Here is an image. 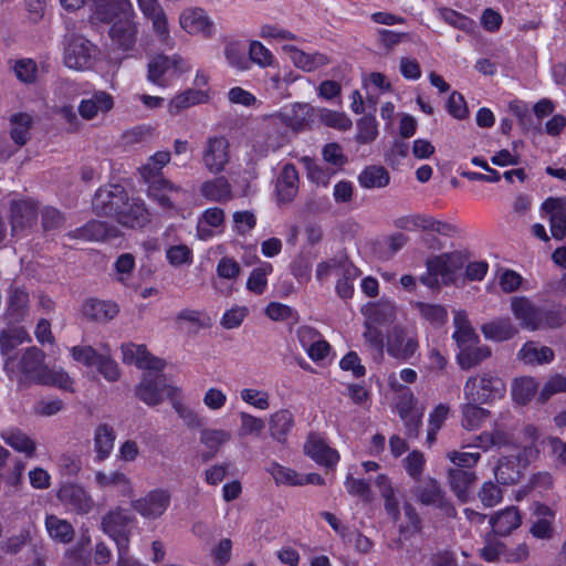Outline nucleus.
<instances>
[{
    "label": "nucleus",
    "mask_w": 566,
    "mask_h": 566,
    "mask_svg": "<svg viewBox=\"0 0 566 566\" xmlns=\"http://www.w3.org/2000/svg\"><path fill=\"white\" fill-rule=\"evenodd\" d=\"M460 264H463V261L459 253H444L428 261V271L440 277L443 283H448L453 281Z\"/></svg>",
    "instance_id": "nucleus-30"
},
{
    "label": "nucleus",
    "mask_w": 566,
    "mask_h": 566,
    "mask_svg": "<svg viewBox=\"0 0 566 566\" xmlns=\"http://www.w3.org/2000/svg\"><path fill=\"white\" fill-rule=\"evenodd\" d=\"M412 492L417 501L421 504L437 507L448 516L455 515V509L447 500L444 492L436 479L426 478Z\"/></svg>",
    "instance_id": "nucleus-16"
},
{
    "label": "nucleus",
    "mask_w": 566,
    "mask_h": 566,
    "mask_svg": "<svg viewBox=\"0 0 566 566\" xmlns=\"http://www.w3.org/2000/svg\"><path fill=\"white\" fill-rule=\"evenodd\" d=\"M115 106L114 96L104 90H93L84 94L77 106L78 115L85 120L105 116Z\"/></svg>",
    "instance_id": "nucleus-15"
},
{
    "label": "nucleus",
    "mask_w": 566,
    "mask_h": 566,
    "mask_svg": "<svg viewBox=\"0 0 566 566\" xmlns=\"http://www.w3.org/2000/svg\"><path fill=\"white\" fill-rule=\"evenodd\" d=\"M266 472L273 478L276 485L302 486V473L277 462H272L266 468Z\"/></svg>",
    "instance_id": "nucleus-56"
},
{
    "label": "nucleus",
    "mask_w": 566,
    "mask_h": 566,
    "mask_svg": "<svg viewBox=\"0 0 566 566\" xmlns=\"http://www.w3.org/2000/svg\"><path fill=\"white\" fill-rule=\"evenodd\" d=\"M120 349L123 361L140 369L160 371L166 365L163 359L151 356L145 345L128 343L123 344Z\"/></svg>",
    "instance_id": "nucleus-21"
},
{
    "label": "nucleus",
    "mask_w": 566,
    "mask_h": 566,
    "mask_svg": "<svg viewBox=\"0 0 566 566\" xmlns=\"http://www.w3.org/2000/svg\"><path fill=\"white\" fill-rule=\"evenodd\" d=\"M179 29L189 36L212 39L217 33V25L209 12L198 6L184 8L178 14Z\"/></svg>",
    "instance_id": "nucleus-9"
},
{
    "label": "nucleus",
    "mask_w": 566,
    "mask_h": 566,
    "mask_svg": "<svg viewBox=\"0 0 566 566\" xmlns=\"http://www.w3.org/2000/svg\"><path fill=\"white\" fill-rule=\"evenodd\" d=\"M230 144L226 137H209L203 146L202 163L211 174L224 170L230 160Z\"/></svg>",
    "instance_id": "nucleus-18"
},
{
    "label": "nucleus",
    "mask_w": 566,
    "mask_h": 566,
    "mask_svg": "<svg viewBox=\"0 0 566 566\" xmlns=\"http://www.w3.org/2000/svg\"><path fill=\"white\" fill-rule=\"evenodd\" d=\"M241 400L254 409L264 411L271 407V395L268 390L245 387L240 390Z\"/></svg>",
    "instance_id": "nucleus-59"
},
{
    "label": "nucleus",
    "mask_w": 566,
    "mask_h": 566,
    "mask_svg": "<svg viewBox=\"0 0 566 566\" xmlns=\"http://www.w3.org/2000/svg\"><path fill=\"white\" fill-rule=\"evenodd\" d=\"M56 497L70 512L80 515L91 513L95 506V502L90 492L82 484L75 482L61 483L56 492Z\"/></svg>",
    "instance_id": "nucleus-12"
},
{
    "label": "nucleus",
    "mask_w": 566,
    "mask_h": 566,
    "mask_svg": "<svg viewBox=\"0 0 566 566\" xmlns=\"http://www.w3.org/2000/svg\"><path fill=\"white\" fill-rule=\"evenodd\" d=\"M211 98L210 90L188 88L184 92L176 94L168 103L167 108L169 114L177 115L181 111L191 106L206 104Z\"/></svg>",
    "instance_id": "nucleus-31"
},
{
    "label": "nucleus",
    "mask_w": 566,
    "mask_h": 566,
    "mask_svg": "<svg viewBox=\"0 0 566 566\" xmlns=\"http://www.w3.org/2000/svg\"><path fill=\"white\" fill-rule=\"evenodd\" d=\"M116 434L114 428L107 423L98 424L94 430V451L96 453V461L103 462L106 460L115 443Z\"/></svg>",
    "instance_id": "nucleus-40"
},
{
    "label": "nucleus",
    "mask_w": 566,
    "mask_h": 566,
    "mask_svg": "<svg viewBox=\"0 0 566 566\" xmlns=\"http://www.w3.org/2000/svg\"><path fill=\"white\" fill-rule=\"evenodd\" d=\"M27 342H31V337L23 327H13L3 331L0 336V352L3 364L14 359L17 357L15 348Z\"/></svg>",
    "instance_id": "nucleus-35"
},
{
    "label": "nucleus",
    "mask_w": 566,
    "mask_h": 566,
    "mask_svg": "<svg viewBox=\"0 0 566 566\" xmlns=\"http://www.w3.org/2000/svg\"><path fill=\"white\" fill-rule=\"evenodd\" d=\"M199 191L207 201L211 202H224L232 198L231 186L224 177H217L202 182Z\"/></svg>",
    "instance_id": "nucleus-42"
},
{
    "label": "nucleus",
    "mask_w": 566,
    "mask_h": 566,
    "mask_svg": "<svg viewBox=\"0 0 566 566\" xmlns=\"http://www.w3.org/2000/svg\"><path fill=\"white\" fill-rule=\"evenodd\" d=\"M305 453L317 464L326 468L335 467L339 461L338 452L331 448L319 434H310L305 444Z\"/></svg>",
    "instance_id": "nucleus-24"
},
{
    "label": "nucleus",
    "mask_w": 566,
    "mask_h": 566,
    "mask_svg": "<svg viewBox=\"0 0 566 566\" xmlns=\"http://www.w3.org/2000/svg\"><path fill=\"white\" fill-rule=\"evenodd\" d=\"M170 388L177 387L167 382L161 370H146L142 381L136 387V396L148 406H157L165 398H168Z\"/></svg>",
    "instance_id": "nucleus-14"
},
{
    "label": "nucleus",
    "mask_w": 566,
    "mask_h": 566,
    "mask_svg": "<svg viewBox=\"0 0 566 566\" xmlns=\"http://www.w3.org/2000/svg\"><path fill=\"white\" fill-rule=\"evenodd\" d=\"M133 522L134 516L132 514L122 507H116L103 516L101 528L115 542L116 547L125 548L129 546V525Z\"/></svg>",
    "instance_id": "nucleus-13"
},
{
    "label": "nucleus",
    "mask_w": 566,
    "mask_h": 566,
    "mask_svg": "<svg viewBox=\"0 0 566 566\" xmlns=\"http://www.w3.org/2000/svg\"><path fill=\"white\" fill-rule=\"evenodd\" d=\"M294 427V416L287 409H280L269 418V430L273 439L284 442Z\"/></svg>",
    "instance_id": "nucleus-45"
},
{
    "label": "nucleus",
    "mask_w": 566,
    "mask_h": 566,
    "mask_svg": "<svg viewBox=\"0 0 566 566\" xmlns=\"http://www.w3.org/2000/svg\"><path fill=\"white\" fill-rule=\"evenodd\" d=\"M282 51L289 56L293 65L303 72L311 73L329 63V59L326 54L321 52H305L292 44H283Z\"/></svg>",
    "instance_id": "nucleus-23"
},
{
    "label": "nucleus",
    "mask_w": 566,
    "mask_h": 566,
    "mask_svg": "<svg viewBox=\"0 0 566 566\" xmlns=\"http://www.w3.org/2000/svg\"><path fill=\"white\" fill-rule=\"evenodd\" d=\"M286 143V135L269 115L256 128L251 140V151L254 159L268 157Z\"/></svg>",
    "instance_id": "nucleus-8"
},
{
    "label": "nucleus",
    "mask_w": 566,
    "mask_h": 566,
    "mask_svg": "<svg viewBox=\"0 0 566 566\" xmlns=\"http://www.w3.org/2000/svg\"><path fill=\"white\" fill-rule=\"evenodd\" d=\"M418 348L417 338L400 327L392 328L387 336V353L396 359L408 361Z\"/></svg>",
    "instance_id": "nucleus-20"
},
{
    "label": "nucleus",
    "mask_w": 566,
    "mask_h": 566,
    "mask_svg": "<svg viewBox=\"0 0 566 566\" xmlns=\"http://www.w3.org/2000/svg\"><path fill=\"white\" fill-rule=\"evenodd\" d=\"M496 536L494 533H490L484 537V546L480 549V556L485 562L494 563L505 556V545Z\"/></svg>",
    "instance_id": "nucleus-64"
},
{
    "label": "nucleus",
    "mask_w": 566,
    "mask_h": 566,
    "mask_svg": "<svg viewBox=\"0 0 566 566\" xmlns=\"http://www.w3.org/2000/svg\"><path fill=\"white\" fill-rule=\"evenodd\" d=\"M115 232L104 221L93 220L78 230V237L87 241H103L115 237Z\"/></svg>",
    "instance_id": "nucleus-60"
},
{
    "label": "nucleus",
    "mask_w": 566,
    "mask_h": 566,
    "mask_svg": "<svg viewBox=\"0 0 566 566\" xmlns=\"http://www.w3.org/2000/svg\"><path fill=\"white\" fill-rule=\"evenodd\" d=\"M364 313L367 321L375 325H385L391 323L395 318L396 307L390 301L373 303L365 307Z\"/></svg>",
    "instance_id": "nucleus-49"
},
{
    "label": "nucleus",
    "mask_w": 566,
    "mask_h": 566,
    "mask_svg": "<svg viewBox=\"0 0 566 566\" xmlns=\"http://www.w3.org/2000/svg\"><path fill=\"white\" fill-rule=\"evenodd\" d=\"M356 142L359 144H370L378 136V123L373 115L363 116L356 123Z\"/></svg>",
    "instance_id": "nucleus-63"
},
{
    "label": "nucleus",
    "mask_w": 566,
    "mask_h": 566,
    "mask_svg": "<svg viewBox=\"0 0 566 566\" xmlns=\"http://www.w3.org/2000/svg\"><path fill=\"white\" fill-rule=\"evenodd\" d=\"M258 35L269 44H280L281 46L300 40L295 33L277 23L261 24L259 27Z\"/></svg>",
    "instance_id": "nucleus-46"
},
{
    "label": "nucleus",
    "mask_w": 566,
    "mask_h": 566,
    "mask_svg": "<svg viewBox=\"0 0 566 566\" xmlns=\"http://www.w3.org/2000/svg\"><path fill=\"white\" fill-rule=\"evenodd\" d=\"M415 307L420 316L433 326H441L448 319V312L442 305L417 302Z\"/></svg>",
    "instance_id": "nucleus-61"
},
{
    "label": "nucleus",
    "mask_w": 566,
    "mask_h": 566,
    "mask_svg": "<svg viewBox=\"0 0 566 566\" xmlns=\"http://www.w3.org/2000/svg\"><path fill=\"white\" fill-rule=\"evenodd\" d=\"M453 339L455 340L459 352L464 350V347L471 346L473 343H479V337L472 328L468 315L463 311H457L453 317Z\"/></svg>",
    "instance_id": "nucleus-38"
},
{
    "label": "nucleus",
    "mask_w": 566,
    "mask_h": 566,
    "mask_svg": "<svg viewBox=\"0 0 566 566\" xmlns=\"http://www.w3.org/2000/svg\"><path fill=\"white\" fill-rule=\"evenodd\" d=\"M118 223L127 228H142L150 220L149 211L142 199H126L119 210Z\"/></svg>",
    "instance_id": "nucleus-25"
},
{
    "label": "nucleus",
    "mask_w": 566,
    "mask_h": 566,
    "mask_svg": "<svg viewBox=\"0 0 566 566\" xmlns=\"http://www.w3.org/2000/svg\"><path fill=\"white\" fill-rule=\"evenodd\" d=\"M118 305L113 301L87 298L81 306V313L90 321L106 323L117 316Z\"/></svg>",
    "instance_id": "nucleus-29"
},
{
    "label": "nucleus",
    "mask_w": 566,
    "mask_h": 566,
    "mask_svg": "<svg viewBox=\"0 0 566 566\" xmlns=\"http://www.w3.org/2000/svg\"><path fill=\"white\" fill-rule=\"evenodd\" d=\"M44 353L32 346L23 352L20 358L4 363V370L11 379H15L20 384L33 381L40 384L48 381L45 374L48 367L44 365Z\"/></svg>",
    "instance_id": "nucleus-4"
},
{
    "label": "nucleus",
    "mask_w": 566,
    "mask_h": 566,
    "mask_svg": "<svg viewBox=\"0 0 566 566\" xmlns=\"http://www.w3.org/2000/svg\"><path fill=\"white\" fill-rule=\"evenodd\" d=\"M12 235L30 228L36 220L38 207L32 199L13 200L10 206Z\"/></svg>",
    "instance_id": "nucleus-22"
},
{
    "label": "nucleus",
    "mask_w": 566,
    "mask_h": 566,
    "mask_svg": "<svg viewBox=\"0 0 566 566\" xmlns=\"http://www.w3.org/2000/svg\"><path fill=\"white\" fill-rule=\"evenodd\" d=\"M96 48L86 38L77 34L66 35L64 40L63 63L75 71H85L93 65Z\"/></svg>",
    "instance_id": "nucleus-10"
},
{
    "label": "nucleus",
    "mask_w": 566,
    "mask_h": 566,
    "mask_svg": "<svg viewBox=\"0 0 566 566\" xmlns=\"http://www.w3.org/2000/svg\"><path fill=\"white\" fill-rule=\"evenodd\" d=\"M231 439V431L219 428H205L200 431L199 438L200 443L211 452L210 457L214 455Z\"/></svg>",
    "instance_id": "nucleus-54"
},
{
    "label": "nucleus",
    "mask_w": 566,
    "mask_h": 566,
    "mask_svg": "<svg viewBox=\"0 0 566 566\" xmlns=\"http://www.w3.org/2000/svg\"><path fill=\"white\" fill-rule=\"evenodd\" d=\"M29 313V293L21 287L12 286L8 292L6 315L9 321L17 323L24 319Z\"/></svg>",
    "instance_id": "nucleus-36"
},
{
    "label": "nucleus",
    "mask_w": 566,
    "mask_h": 566,
    "mask_svg": "<svg viewBox=\"0 0 566 566\" xmlns=\"http://www.w3.org/2000/svg\"><path fill=\"white\" fill-rule=\"evenodd\" d=\"M135 10L130 0H94L90 21L111 23L109 38L115 46L130 51L136 43L137 23Z\"/></svg>",
    "instance_id": "nucleus-1"
},
{
    "label": "nucleus",
    "mask_w": 566,
    "mask_h": 566,
    "mask_svg": "<svg viewBox=\"0 0 566 566\" xmlns=\"http://www.w3.org/2000/svg\"><path fill=\"white\" fill-rule=\"evenodd\" d=\"M415 398L409 389L402 392L399 401L397 402V410L406 424L409 436H415L418 432L421 415L415 410Z\"/></svg>",
    "instance_id": "nucleus-37"
},
{
    "label": "nucleus",
    "mask_w": 566,
    "mask_h": 566,
    "mask_svg": "<svg viewBox=\"0 0 566 566\" xmlns=\"http://www.w3.org/2000/svg\"><path fill=\"white\" fill-rule=\"evenodd\" d=\"M316 118H318L319 122L326 127L346 132L353 125L352 119L344 112L329 109L326 107H316Z\"/></svg>",
    "instance_id": "nucleus-53"
},
{
    "label": "nucleus",
    "mask_w": 566,
    "mask_h": 566,
    "mask_svg": "<svg viewBox=\"0 0 566 566\" xmlns=\"http://www.w3.org/2000/svg\"><path fill=\"white\" fill-rule=\"evenodd\" d=\"M511 311L521 328L531 332L560 325L565 319L564 312H558V319L555 321L552 313L536 306L530 298L525 296H514L511 300Z\"/></svg>",
    "instance_id": "nucleus-5"
},
{
    "label": "nucleus",
    "mask_w": 566,
    "mask_h": 566,
    "mask_svg": "<svg viewBox=\"0 0 566 566\" xmlns=\"http://www.w3.org/2000/svg\"><path fill=\"white\" fill-rule=\"evenodd\" d=\"M476 475L472 471L462 469H450L448 471V482L454 495L462 502L469 499L471 485L475 482Z\"/></svg>",
    "instance_id": "nucleus-43"
},
{
    "label": "nucleus",
    "mask_w": 566,
    "mask_h": 566,
    "mask_svg": "<svg viewBox=\"0 0 566 566\" xmlns=\"http://www.w3.org/2000/svg\"><path fill=\"white\" fill-rule=\"evenodd\" d=\"M95 483L98 488L116 486L123 495H129L133 491L129 479L120 471H96Z\"/></svg>",
    "instance_id": "nucleus-51"
},
{
    "label": "nucleus",
    "mask_w": 566,
    "mask_h": 566,
    "mask_svg": "<svg viewBox=\"0 0 566 566\" xmlns=\"http://www.w3.org/2000/svg\"><path fill=\"white\" fill-rule=\"evenodd\" d=\"M554 350L548 346H539L535 342H526L517 353V358L525 365H544L553 361Z\"/></svg>",
    "instance_id": "nucleus-39"
},
{
    "label": "nucleus",
    "mask_w": 566,
    "mask_h": 566,
    "mask_svg": "<svg viewBox=\"0 0 566 566\" xmlns=\"http://www.w3.org/2000/svg\"><path fill=\"white\" fill-rule=\"evenodd\" d=\"M505 392L504 380L492 371L469 377L463 387L464 398L480 405L502 399Z\"/></svg>",
    "instance_id": "nucleus-6"
},
{
    "label": "nucleus",
    "mask_w": 566,
    "mask_h": 566,
    "mask_svg": "<svg viewBox=\"0 0 566 566\" xmlns=\"http://www.w3.org/2000/svg\"><path fill=\"white\" fill-rule=\"evenodd\" d=\"M170 500L171 494L168 490L156 489L134 501L132 505L143 517L155 520L167 511Z\"/></svg>",
    "instance_id": "nucleus-19"
},
{
    "label": "nucleus",
    "mask_w": 566,
    "mask_h": 566,
    "mask_svg": "<svg viewBox=\"0 0 566 566\" xmlns=\"http://www.w3.org/2000/svg\"><path fill=\"white\" fill-rule=\"evenodd\" d=\"M538 429L533 424H526L515 439V448L518 453L515 457H502L495 468L494 474L501 484L511 485L520 481L526 467L538 458L539 450Z\"/></svg>",
    "instance_id": "nucleus-3"
},
{
    "label": "nucleus",
    "mask_w": 566,
    "mask_h": 566,
    "mask_svg": "<svg viewBox=\"0 0 566 566\" xmlns=\"http://www.w3.org/2000/svg\"><path fill=\"white\" fill-rule=\"evenodd\" d=\"M191 70L190 64L179 54H158L147 65V80L159 87H168L170 82Z\"/></svg>",
    "instance_id": "nucleus-7"
},
{
    "label": "nucleus",
    "mask_w": 566,
    "mask_h": 566,
    "mask_svg": "<svg viewBox=\"0 0 566 566\" xmlns=\"http://www.w3.org/2000/svg\"><path fill=\"white\" fill-rule=\"evenodd\" d=\"M168 399L179 419H181L188 428L195 429L202 426V418L193 408L182 400L181 389L179 387L169 389Z\"/></svg>",
    "instance_id": "nucleus-34"
},
{
    "label": "nucleus",
    "mask_w": 566,
    "mask_h": 566,
    "mask_svg": "<svg viewBox=\"0 0 566 566\" xmlns=\"http://www.w3.org/2000/svg\"><path fill=\"white\" fill-rule=\"evenodd\" d=\"M492 533L497 536H509L522 524V514L516 506H507L493 513L489 518Z\"/></svg>",
    "instance_id": "nucleus-27"
},
{
    "label": "nucleus",
    "mask_w": 566,
    "mask_h": 566,
    "mask_svg": "<svg viewBox=\"0 0 566 566\" xmlns=\"http://www.w3.org/2000/svg\"><path fill=\"white\" fill-rule=\"evenodd\" d=\"M358 180L366 189L384 188L389 184L390 177L384 167L369 166L360 172Z\"/></svg>",
    "instance_id": "nucleus-55"
},
{
    "label": "nucleus",
    "mask_w": 566,
    "mask_h": 566,
    "mask_svg": "<svg viewBox=\"0 0 566 566\" xmlns=\"http://www.w3.org/2000/svg\"><path fill=\"white\" fill-rule=\"evenodd\" d=\"M2 440L17 452L32 458L35 453V442L19 428H7L0 433Z\"/></svg>",
    "instance_id": "nucleus-41"
},
{
    "label": "nucleus",
    "mask_w": 566,
    "mask_h": 566,
    "mask_svg": "<svg viewBox=\"0 0 566 566\" xmlns=\"http://www.w3.org/2000/svg\"><path fill=\"white\" fill-rule=\"evenodd\" d=\"M139 172L148 185V198L158 206L164 214L168 217L184 216L187 191L182 187L164 178L161 170L150 159L139 168Z\"/></svg>",
    "instance_id": "nucleus-2"
},
{
    "label": "nucleus",
    "mask_w": 566,
    "mask_h": 566,
    "mask_svg": "<svg viewBox=\"0 0 566 566\" xmlns=\"http://www.w3.org/2000/svg\"><path fill=\"white\" fill-rule=\"evenodd\" d=\"M482 333L488 339L503 342L516 335L517 328L510 318H497L484 324Z\"/></svg>",
    "instance_id": "nucleus-47"
},
{
    "label": "nucleus",
    "mask_w": 566,
    "mask_h": 566,
    "mask_svg": "<svg viewBox=\"0 0 566 566\" xmlns=\"http://www.w3.org/2000/svg\"><path fill=\"white\" fill-rule=\"evenodd\" d=\"M461 424L465 430H476L489 418L490 411L480 407L479 403L468 401L461 407Z\"/></svg>",
    "instance_id": "nucleus-52"
},
{
    "label": "nucleus",
    "mask_w": 566,
    "mask_h": 566,
    "mask_svg": "<svg viewBox=\"0 0 566 566\" xmlns=\"http://www.w3.org/2000/svg\"><path fill=\"white\" fill-rule=\"evenodd\" d=\"M490 355L491 350L486 346H479L478 343H473L471 346L464 347V350L459 352L457 359L462 369H470Z\"/></svg>",
    "instance_id": "nucleus-57"
},
{
    "label": "nucleus",
    "mask_w": 566,
    "mask_h": 566,
    "mask_svg": "<svg viewBox=\"0 0 566 566\" xmlns=\"http://www.w3.org/2000/svg\"><path fill=\"white\" fill-rule=\"evenodd\" d=\"M45 530L50 538L62 544H69L74 537V527L65 518L54 514H46L44 521Z\"/></svg>",
    "instance_id": "nucleus-44"
},
{
    "label": "nucleus",
    "mask_w": 566,
    "mask_h": 566,
    "mask_svg": "<svg viewBox=\"0 0 566 566\" xmlns=\"http://www.w3.org/2000/svg\"><path fill=\"white\" fill-rule=\"evenodd\" d=\"M535 521L532 523L530 533L538 539H551L554 535L555 512L537 503L534 509Z\"/></svg>",
    "instance_id": "nucleus-33"
},
{
    "label": "nucleus",
    "mask_w": 566,
    "mask_h": 566,
    "mask_svg": "<svg viewBox=\"0 0 566 566\" xmlns=\"http://www.w3.org/2000/svg\"><path fill=\"white\" fill-rule=\"evenodd\" d=\"M250 60L262 69L273 67L277 65V60L272 51L261 41L252 40L249 43Z\"/></svg>",
    "instance_id": "nucleus-58"
},
{
    "label": "nucleus",
    "mask_w": 566,
    "mask_h": 566,
    "mask_svg": "<svg viewBox=\"0 0 566 566\" xmlns=\"http://www.w3.org/2000/svg\"><path fill=\"white\" fill-rule=\"evenodd\" d=\"M316 113V107L307 103H293L270 116L279 127L284 125L293 132H304L312 128Z\"/></svg>",
    "instance_id": "nucleus-11"
},
{
    "label": "nucleus",
    "mask_w": 566,
    "mask_h": 566,
    "mask_svg": "<svg viewBox=\"0 0 566 566\" xmlns=\"http://www.w3.org/2000/svg\"><path fill=\"white\" fill-rule=\"evenodd\" d=\"M275 189L277 199L282 203L291 202L295 198L298 190V174L292 164L283 166Z\"/></svg>",
    "instance_id": "nucleus-32"
},
{
    "label": "nucleus",
    "mask_w": 566,
    "mask_h": 566,
    "mask_svg": "<svg viewBox=\"0 0 566 566\" xmlns=\"http://www.w3.org/2000/svg\"><path fill=\"white\" fill-rule=\"evenodd\" d=\"M358 269L344 254H337L327 261L319 262L316 266L315 276L319 283H324L332 275H357Z\"/></svg>",
    "instance_id": "nucleus-26"
},
{
    "label": "nucleus",
    "mask_w": 566,
    "mask_h": 566,
    "mask_svg": "<svg viewBox=\"0 0 566 566\" xmlns=\"http://www.w3.org/2000/svg\"><path fill=\"white\" fill-rule=\"evenodd\" d=\"M273 272V266L269 262L261 263L260 266L252 270L248 282L247 289L254 294H262L268 285V276Z\"/></svg>",
    "instance_id": "nucleus-62"
},
{
    "label": "nucleus",
    "mask_w": 566,
    "mask_h": 566,
    "mask_svg": "<svg viewBox=\"0 0 566 566\" xmlns=\"http://www.w3.org/2000/svg\"><path fill=\"white\" fill-rule=\"evenodd\" d=\"M10 137L18 146H23L30 139V130L32 127V117L27 113H17L11 115L10 119Z\"/></svg>",
    "instance_id": "nucleus-50"
},
{
    "label": "nucleus",
    "mask_w": 566,
    "mask_h": 566,
    "mask_svg": "<svg viewBox=\"0 0 566 566\" xmlns=\"http://www.w3.org/2000/svg\"><path fill=\"white\" fill-rule=\"evenodd\" d=\"M224 211L218 207L206 209L198 219L196 235L199 240L207 241L222 231Z\"/></svg>",
    "instance_id": "nucleus-28"
},
{
    "label": "nucleus",
    "mask_w": 566,
    "mask_h": 566,
    "mask_svg": "<svg viewBox=\"0 0 566 566\" xmlns=\"http://www.w3.org/2000/svg\"><path fill=\"white\" fill-rule=\"evenodd\" d=\"M127 199L125 189L119 185L99 188L93 198V209L99 216L118 218L119 210Z\"/></svg>",
    "instance_id": "nucleus-17"
},
{
    "label": "nucleus",
    "mask_w": 566,
    "mask_h": 566,
    "mask_svg": "<svg viewBox=\"0 0 566 566\" xmlns=\"http://www.w3.org/2000/svg\"><path fill=\"white\" fill-rule=\"evenodd\" d=\"M538 390V382L530 376L520 377L513 380L511 394L517 405L528 403Z\"/></svg>",
    "instance_id": "nucleus-48"
}]
</instances>
